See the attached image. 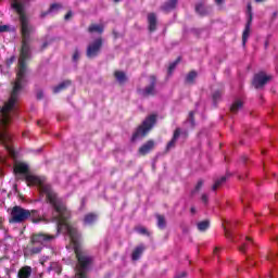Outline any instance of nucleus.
Here are the masks:
<instances>
[{
	"label": "nucleus",
	"mask_w": 278,
	"mask_h": 278,
	"mask_svg": "<svg viewBox=\"0 0 278 278\" xmlns=\"http://www.w3.org/2000/svg\"><path fill=\"white\" fill-rule=\"evenodd\" d=\"M55 236L47 233H34L30 237V241L23 248L24 257H31L38 255L45 249V244H49L51 240H54Z\"/></svg>",
	"instance_id": "obj_1"
},
{
	"label": "nucleus",
	"mask_w": 278,
	"mask_h": 278,
	"mask_svg": "<svg viewBox=\"0 0 278 278\" xmlns=\"http://www.w3.org/2000/svg\"><path fill=\"white\" fill-rule=\"evenodd\" d=\"M29 218L33 223H40L42 220L37 210L29 211L22 206H14L11 211L9 223H25V220H29Z\"/></svg>",
	"instance_id": "obj_2"
},
{
	"label": "nucleus",
	"mask_w": 278,
	"mask_h": 278,
	"mask_svg": "<svg viewBox=\"0 0 278 278\" xmlns=\"http://www.w3.org/2000/svg\"><path fill=\"white\" fill-rule=\"evenodd\" d=\"M155 123H157V116L149 115L134 132L131 141L136 142L137 140H142V138H144L147 134L153 129Z\"/></svg>",
	"instance_id": "obj_3"
},
{
	"label": "nucleus",
	"mask_w": 278,
	"mask_h": 278,
	"mask_svg": "<svg viewBox=\"0 0 278 278\" xmlns=\"http://www.w3.org/2000/svg\"><path fill=\"white\" fill-rule=\"evenodd\" d=\"M138 93L141 97H155L157 94V77L154 75L149 76L148 85L143 89H139Z\"/></svg>",
	"instance_id": "obj_4"
},
{
	"label": "nucleus",
	"mask_w": 278,
	"mask_h": 278,
	"mask_svg": "<svg viewBox=\"0 0 278 278\" xmlns=\"http://www.w3.org/2000/svg\"><path fill=\"white\" fill-rule=\"evenodd\" d=\"M103 47V39L98 38L90 42L87 47L86 55L89 60H93V58H97L99 53H101V49Z\"/></svg>",
	"instance_id": "obj_5"
},
{
	"label": "nucleus",
	"mask_w": 278,
	"mask_h": 278,
	"mask_svg": "<svg viewBox=\"0 0 278 278\" xmlns=\"http://www.w3.org/2000/svg\"><path fill=\"white\" fill-rule=\"evenodd\" d=\"M270 79H271L270 76L266 75V73L264 72H261L254 75L252 84L254 88L260 89V88H264L268 84V81H270Z\"/></svg>",
	"instance_id": "obj_6"
},
{
	"label": "nucleus",
	"mask_w": 278,
	"mask_h": 278,
	"mask_svg": "<svg viewBox=\"0 0 278 278\" xmlns=\"http://www.w3.org/2000/svg\"><path fill=\"white\" fill-rule=\"evenodd\" d=\"M251 23H253V12L251 3L248 4V23L245 25L243 35H242V42L243 46L247 45V40H249V34H251Z\"/></svg>",
	"instance_id": "obj_7"
},
{
	"label": "nucleus",
	"mask_w": 278,
	"mask_h": 278,
	"mask_svg": "<svg viewBox=\"0 0 278 278\" xmlns=\"http://www.w3.org/2000/svg\"><path fill=\"white\" fill-rule=\"evenodd\" d=\"M195 12L200 14V16H207V14H212V7L199 3L195 5Z\"/></svg>",
	"instance_id": "obj_8"
},
{
	"label": "nucleus",
	"mask_w": 278,
	"mask_h": 278,
	"mask_svg": "<svg viewBox=\"0 0 278 278\" xmlns=\"http://www.w3.org/2000/svg\"><path fill=\"white\" fill-rule=\"evenodd\" d=\"M153 147H155V142L153 140L147 141L142 147L139 148V154L147 155V153H151V151H153Z\"/></svg>",
	"instance_id": "obj_9"
},
{
	"label": "nucleus",
	"mask_w": 278,
	"mask_h": 278,
	"mask_svg": "<svg viewBox=\"0 0 278 278\" xmlns=\"http://www.w3.org/2000/svg\"><path fill=\"white\" fill-rule=\"evenodd\" d=\"M148 23L150 31H155V29H157V15H155V13H149Z\"/></svg>",
	"instance_id": "obj_10"
},
{
	"label": "nucleus",
	"mask_w": 278,
	"mask_h": 278,
	"mask_svg": "<svg viewBox=\"0 0 278 278\" xmlns=\"http://www.w3.org/2000/svg\"><path fill=\"white\" fill-rule=\"evenodd\" d=\"M179 136H181V129L177 128L174 131V136L172 140L167 143V147H166L167 151H170V149H175V144H177V140H179Z\"/></svg>",
	"instance_id": "obj_11"
},
{
	"label": "nucleus",
	"mask_w": 278,
	"mask_h": 278,
	"mask_svg": "<svg viewBox=\"0 0 278 278\" xmlns=\"http://www.w3.org/2000/svg\"><path fill=\"white\" fill-rule=\"evenodd\" d=\"M242 108H244V101L241 99H236L230 106V112L231 114H238Z\"/></svg>",
	"instance_id": "obj_12"
},
{
	"label": "nucleus",
	"mask_w": 278,
	"mask_h": 278,
	"mask_svg": "<svg viewBox=\"0 0 278 278\" xmlns=\"http://www.w3.org/2000/svg\"><path fill=\"white\" fill-rule=\"evenodd\" d=\"M177 8V0H168L166 1L162 7L161 10L163 12H172V10H175Z\"/></svg>",
	"instance_id": "obj_13"
},
{
	"label": "nucleus",
	"mask_w": 278,
	"mask_h": 278,
	"mask_svg": "<svg viewBox=\"0 0 278 278\" xmlns=\"http://www.w3.org/2000/svg\"><path fill=\"white\" fill-rule=\"evenodd\" d=\"M71 80H64L58 86L53 87V93L58 94L59 92H62L63 90H66V88H70L71 86Z\"/></svg>",
	"instance_id": "obj_14"
},
{
	"label": "nucleus",
	"mask_w": 278,
	"mask_h": 278,
	"mask_svg": "<svg viewBox=\"0 0 278 278\" xmlns=\"http://www.w3.org/2000/svg\"><path fill=\"white\" fill-rule=\"evenodd\" d=\"M31 277V267L25 266L18 271V278H29Z\"/></svg>",
	"instance_id": "obj_15"
},
{
	"label": "nucleus",
	"mask_w": 278,
	"mask_h": 278,
	"mask_svg": "<svg viewBox=\"0 0 278 278\" xmlns=\"http://www.w3.org/2000/svg\"><path fill=\"white\" fill-rule=\"evenodd\" d=\"M197 72L195 71H191L187 74L185 81L186 84H188L189 86H192V84H194V79H197Z\"/></svg>",
	"instance_id": "obj_16"
},
{
	"label": "nucleus",
	"mask_w": 278,
	"mask_h": 278,
	"mask_svg": "<svg viewBox=\"0 0 278 278\" xmlns=\"http://www.w3.org/2000/svg\"><path fill=\"white\" fill-rule=\"evenodd\" d=\"M85 225H93V223H97V214L89 213L84 218Z\"/></svg>",
	"instance_id": "obj_17"
},
{
	"label": "nucleus",
	"mask_w": 278,
	"mask_h": 278,
	"mask_svg": "<svg viewBox=\"0 0 278 278\" xmlns=\"http://www.w3.org/2000/svg\"><path fill=\"white\" fill-rule=\"evenodd\" d=\"M114 76L118 84H125V81H127V75H125V72L116 71Z\"/></svg>",
	"instance_id": "obj_18"
},
{
	"label": "nucleus",
	"mask_w": 278,
	"mask_h": 278,
	"mask_svg": "<svg viewBox=\"0 0 278 278\" xmlns=\"http://www.w3.org/2000/svg\"><path fill=\"white\" fill-rule=\"evenodd\" d=\"M226 181H227V176H223L219 179H216L212 187V190H218V188H220V186H224Z\"/></svg>",
	"instance_id": "obj_19"
},
{
	"label": "nucleus",
	"mask_w": 278,
	"mask_h": 278,
	"mask_svg": "<svg viewBox=\"0 0 278 278\" xmlns=\"http://www.w3.org/2000/svg\"><path fill=\"white\" fill-rule=\"evenodd\" d=\"M89 31L90 34H103V26L99 24H92L91 26H89Z\"/></svg>",
	"instance_id": "obj_20"
},
{
	"label": "nucleus",
	"mask_w": 278,
	"mask_h": 278,
	"mask_svg": "<svg viewBox=\"0 0 278 278\" xmlns=\"http://www.w3.org/2000/svg\"><path fill=\"white\" fill-rule=\"evenodd\" d=\"M159 229H166V217L163 215H156Z\"/></svg>",
	"instance_id": "obj_21"
},
{
	"label": "nucleus",
	"mask_w": 278,
	"mask_h": 278,
	"mask_svg": "<svg viewBox=\"0 0 278 278\" xmlns=\"http://www.w3.org/2000/svg\"><path fill=\"white\" fill-rule=\"evenodd\" d=\"M197 227L200 231H207V229H210V220L205 219V220L199 222Z\"/></svg>",
	"instance_id": "obj_22"
},
{
	"label": "nucleus",
	"mask_w": 278,
	"mask_h": 278,
	"mask_svg": "<svg viewBox=\"0 0 278 278\" xmlns=\"http://www.w3.org/2000/svg\"><path fill=\"white\" fill-rule=\"evenodd\" d=\"M144 251V247H138L132 252V260L134 262L140 260V255H142V252Z\"/></svg>",
	"instance_id": "obj_23"
},
{
	"label": "nucleus",
	"mask_w": 278,
	"mask_h": 278,
	"mask_svg": "<svg viewBox=\"0 0 278 278\" xmlns=\"http://www.w3.org/2000/svg\"><path fill=\"white\" fill-rule=\"evenodd\" d=\"M64 7H62V4L60 3H53L50 5L48 12L51 14H56V12H60V10H62Z\"/></svg>",
	"instance_id": "obj_24"
},
{
	"label": "nucleus",
	"mask_w": 278,
	"mask_h": 278,
	"mask_svg": "<svg viewBox=\"0 0 278 278\" xmlns=\"http://www.w3.org/2000/svg\"><path fill=\"white\" fill-rule=\"evenodd\" d=\"M48 270L49 273H51V270H54L56 275H60L62 273V266H60L58 263H51Z\"/></svg>",
	"instance_id": "obj_25"
},
{
	"label": "nucleus",
	"mask_w": 278,
	"mask_h": 278,
	"mask_svg": "<svg viewBox=\"0 0 278 278\" xmlns=\"http://www.w3.org/2000/svg\"><path fill=\"white\" fill-rule=\"evenodd\" d=\"M249 244H251V238L247 237V238H245V242H243V243L239 247V251H241V253H247V249H249Z\"/></svg>",
	"instance_id": "obj_26"
},
{
	"label": "nucleus",
	"mask_w": 278,
	"mask_h": 278,
	"mask_svg": "<svg viewBox=\"0 0 278 278\" xmlns=\"http://www.w3.org/2000/svg\"><path fill=\"white\" fill-rule=\"evenodd\" d=\"M220 97H223V92L220 91H215L213 93V104L216 105V103H218V101H220Z\"/></svg>",
	"instance_id": "obj_27"
},
{
	"label": "nucleus",
	"mask_w": 278,
	"mask_h": 278,
	"mask_svg": "<svg viewBox=\"0 0 278 278\" xmlns=\"http://www.w3.org/2000/svg\"><path fill=\"white\" fill-rule=\"evenodd\" d=\"M136 231L138 233H141L142 236H147V233H149V231H147V228H144L142 226L136 227Z\"/></svg>",
	"instance_id": "obj_28"
},
{
	"label": "nucleus",
	"mask_w": 278,
	"mask_h": 278,
	"mask_svg": "<svg viewBox=\"0 0 278 278\" xmlns=\"http://www.w3.org/2000/svg\"><path fill=\"white\" fill-rule=\"evenodd\" d=\"M177 64H179V59L169 64L168 73H170L174 68H177Z\"/></svg>",
	"instance_id": "obj_29"
},
{
	"label": "nucleus",
	"mask_w": 278,
	"mask_h": 278,
	"mask_svg": "<svg viewBox=\"0 0 278 278\" xmlns=\"http://www.w3.org/2000/svg\"><path fill=\"white\" fill-rule=\"evenodd\" d=\"M203 188V180H199L193 192H199Z\"/></svg>",
	"instance_id": "obj_30"
},
{
	"label": "nucleus",
	"mask_w": 278,
	"mask_h": 278,
	"mask_svg": "<svg viewBox=\"0 0 278 278\" xmlns=\"http://www.w3.org/2000/svg\"><path fill=\"white\" fill-rule=\"evenodd\" d=\"M188 122L191 123L192 126H194V112L189 113Z\"/></svg>",
	"instance_id": "obj_31"
},
{
	"label": "nucleus",
	"mask_w": 278,
	"mask_h": 278,
	"mask_svg": "<svg viewBox=\"0 0 278 278\" xmlns=\"http://www.w3.org/2000/svg\"><path fill=\"white\" fill-rule=\"evenodd\" d=\"M80 53L78 52V50H75L74 54H73V61L77 62L80 58Z\"/></svg>",
	"instance_id": "obj_32"
},
{
	"label": "nucleus",
	"mask_w": 278,
	"mask_h": 278,
	"mask_svg": "<svg viewBox=\"0 0 278 278\" xmlns=\"http://www.w3.org/2000/svg\"><path fill=\"white\" fill-rule=\"evenodd\" d=\"M45 262H49V256H42V257L39 260V264H41V266H45Z\"/></svg>",
	"instance_id": "obj_33"
},
{
	"label": "nucleus",
	"mask_w": 278,
	"mask_h": 278,
	"mask_svg": "<svg viewBox=\"0 0 278 278\" xmlns=\"http://www.w3.org/2000/svg\"><path fill=\"white\" fill-rule=\"evenodd\" d=\"M201 201H202V203H204V205H207V201H208L207 194H205V193L202 194Z\"/></svg>",
	"instance_id": "obj_34"
},
{
	"label": "nucleus",
	"mask_w": 278,
	"mask_h": 278,
	"mask_svg": "<svg viewBox=\"0 0 278 278\" xmlns=\"http://www.w3.org/2000/svg\"><path fill=\"white\" fill-rule=\"evenodd\" d=\"M224 230L226 238H233V235L228 229L224 228Z\"/></svg>",
	"instance_id": "obj_35"
},
{
	"label": "nucleus",
	"mask_w": 278,
	"mask_h": 278,
	"mask_svg": "<svg viewBox=\"0 0 278 278\" xmlns=\"http://www.w3.org/2000/svg\"><path fill=\"white\" fill-rule=\"evenodd\" d=\"M187 275L186 271H182L180 275H176L175 278H186Z\"/></svg>",
	"instance_id": "obj_36"
},
{
	"label": "nucleus",
	"mask_w": 278,
	"mask_h": 278,
	"mask_svg": "<svg viewBox=\"0 0 278 278\" xmlns=\"http://www.w3.org/2000/svg\"><path fill=\"white\" fill-rule=\"evenodd\" d=\"M73 16V12L68 11L67 14L65 15V21H68Z\"/></svg>",
	"instance_id": "obj_37"
},
{
	"label": "nucleus",
	"mask_w": 278,
	"mask_h": 278,
	"mask_svg": "<svg viewBox=\"0 0 278 278\" xmlns=\"http://www.w3.org/2000/svg\"><path fill=\"white\" fill-rule=\"evenodd\" d=\"M8 31V25L0 26V33Z\"/></svg>",
	"instance_id": "obj_38"
},
{
	"label": "nucleus",
	"mask_w": 278,
	"mask_h": 278,
	"mask_svg": "<svg viewBox=\"0 0 278 278\" xmlns=\"http://www.w3.org/2000/svg\"><path fill=\"white\" fill-rule=\"evenodd\" d=\"M190 212H191V214H197V208L194 206H192Z\"/></svg>",
	"instance_id": "obj_39"
},
{
	"label": "nucleus",
	"mask_w": 278,
	"mask_h": 278,
	"mask_svg": "<svg viewBox=\"0 0 278 278\" xmlns=\"http://www.w3.org/2000/svg\"><path fill=\"white\" fill-rule=\"evenodd\" d=\"M47 14H50L49 11L41 13V18H45V16H47Z\"/></svg>",
	"instance_id": "obj_40"
},
{
	"label": "nucleus",
	"mask_w": 278,
	"mask_h": 278,
	"mask_svg": "<svg viewBox=\"0 0 278 278\" xmlns=\"http://www.w3.org/2000/svg\"><path fill=\"white\" fill-rule=\"evenodd\" d=\"M37 99H42V92H41V91H39V92L37 93Z\"/></svg>",
	"instance_id": "obj_41"
},
{
	"label": "nucleus",
	"mask_w": 278,
	"mask_h": 278,
	"mask_svg": "<svg viewBox=\"0 0 278 278\" xmlns=\"http://www.w3.org/2000/svg\"><path fill=\"white\" fill-rule=\"evenodd\" d=\"M47 47H49V42H43L42 49H47Z\"/></svg>",
	"instance_id": "obj_42"
},
{
	"label": "nucleus",
	"mask_w": 278,
	"mask_h": 278,
	"mask_svg": "<svg viewBox=\"0 0 278 278\" xmlns=\"http://www.w3.org/2000/svg\"><path fill=\"white\" fill-rule=\"evenodd\" d=\"M224 0H215V2L217 3V5H222Z\"/></svg>",
	"instance_id": "obj_43"
},
{
	"label": "nucleus",
	"mask_w": 278,
	"mask_h": 278,
	"mask_svg": "<svg viewBox=\"0 0 278 278\" xmlns=\"http://www.w3.org/2000/svg\"><path fill=\"white\" fill-rule=\"evenodd\" d=\"M256 1V3H262V2H264L265 0H255Z\"/></svg>",
	"instance_id": "obj_44"
},
{
	"label": "nucleus",
	"mask_w": 278,
	"mask_h": 278,
	"mask_svg": "<svg viewBox=\"0 0 278 278\" xmlns=\"http://www.w3.org/2000/svg\"><path fill=\"white\" fill-rule=\"evenodd\" d=\"M0 162H3V157L2 156H0Z\"/></svg>",
	"instance_id": "obj_45"
},
{
	"label": "nucleus",
	"mask_w": 278,
	"mask_h": 278,
	"mask_svg": "<svg viewBox=\"0 0 278 278\" xmlns=\"http://www.w3.org/2000/svg\"><path fill=\"white\" fill-rule=\"evenodd\" d=\"M216 251H218V248H215L214 253H216Z\"/></svg>",
	"instance_id": "obj_46"
},
{
	"label": "nucleus",
	"mask_w": 278,
	"mask_h": 278,
	"mask_svg": "<svg viewBox=\"0 0 278 278\" xmlns=\"http://www.w3.org/2000/svg\"><path fill=\"white\" fill-rule=\"evenodd\" d=\"M115 1V3H118V1H121V0H114Z\"/></svg>",
	"instance_id": "obj_47"
},
{
	"label": "nucleus",
	"mask_w": 278,
	"mask_h": 278,
	"mask_svg": "<svg viewBox=\"0 0 278 278\" xmlns=\"http://www.w3.org/2000/svg\"><path fill=\"white\" fill-rule=\"evenodd\" d=\"M11 62H14V56L11 59Z\"/></svg>",
	"instance_id": "obj_48"
},
{
	"label": "nucleus",
	"mask_w": 278,
	"mask_h": 278,
	"mask_svg": "<svg viewBox=\"0 0 278 278\" xmlns=\"http://www.w3.org/2000/svg\"><path fill=\"white\" fill-rule=\"evenodd\" d=\"M267 260H270V256H268Z\"/></svg>",
	"instance_id": "obj_49"
}]
</instances>
